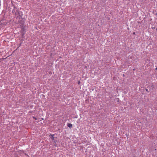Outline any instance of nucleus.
<instances>
[{"label":"nucleus","instance_id":"f257e3e1","mask_svg":"<svg viewBox=\"0 0 157 157\" xmlns=\"http://www.w3.org/2000/svg\"><path fill=\"white\" fill-rule=\"evenodd\" d=\"M67 126L68 127H69L70 128H71L72 125V124L71 123H68L67 124Z\"/></svg>","mask_w":157,"mask_h":157},{"label":"nucleus","instance_id":"f03ea898","mask_svg":"<svg viewBox=\"0 0 157 157\" xmlns=\"http://www.w3.org/2000/svg\"><path fill=\"white\" fill-rule=\"evenodd\" d=\"M51 138L52 140H54L53 135H52Z\"/></svg>","mask_w":157,"mask_h":157},{"label":"nucleus","instance_id":"7ed1b4c3","mask_svg":"<svg viewBox=\"0 0 157 157\" xmlns=\"http://www.w3.org/2000/svg\"><path fill=\"white\" fill-rule=\"evenodd\" d=\"M33 118L36 120H37V118L34 117H33Z\"/></svg>","mask_w":157,"mask_h":157},{"label":"nucleus","instance_id":"20e7f679","mask_svg":"<svg viewBox=\"0 0 157 157\" xmlns=\"http://www.w3.org/2000/svg\"><path fill=\"white\" fill-rule=\"evenodd\" d=\"M78 84H80V81H79V82H78Z\"/></svg>","mask_w":157,"mask_h":157},{"label":"nucleus","instance_id":"39448f33","mask_svg":"<svg viewBox=\"0 0 157 157\" xmlns=\"http://www.w3.org/2000/svg\"><path fill=\"white\" fill-rule=\"evenodd\" d=\"M135 32H134V33H133V34H135Z\"/></svg>","mask_w":157,"mask_h":157},{"label":"nucleus","instance_id":"423d86ee","mask_svg":"<svg viewBox=\"0 0 157 157\" xmlns=\"http://www.w3.org/2000/svg\"><path fill=\"white\" fill-rule=\"evenodd\" d=\"M156 31H157V28L156 29Z\"/></svg>","mask_w":157,"mask_h":157}]
</instances>
